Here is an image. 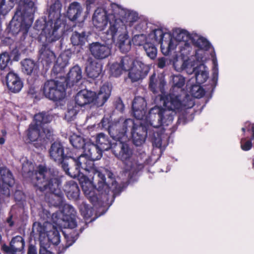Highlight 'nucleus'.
I'll list each match as a JSON object with an SVG mask.
<instances>
[{
  "label": "nucleus",
  "instance_id": "29",
  "mask_svg": "<svg viewBox=\"0 0 254 254\" xmlns=\"http://www.w3.org/2000/svg\"><path fill=\"white\" fill-rule=\"evenodd\" d=\"M90 139H84L83 137L76 134H73L70 137V142L72 145L77 149H85L87 141Z\"/></svg>",
  "mask_w": 254,
  "mask_h": 254
},
{
  "label": "nucleus",
  "instance_id": "37",
  "mask_svg": "<svg viewBox=\"0 0 254 254\" xmlns=\"http://www.w3.org/2000/svg\"><path fill=\"white\" fill-rule=\"evenodd\" d=\"M21 64L23 72L27 74H30L36 68L35 64L31 60H24L22 62Z\"/></svg>",
  "mask_w": 254,
  "mask_h": 254
},
{
  "label": "nucleus",
  "instance_id": "3",
  "mask_svg": "<svg viewBox=\"0 0 254 254\" xmlns=\"http://www.w3.org/2000/svg\"><path fill=\"white\" fill-rule=\"evenodd\" d=\"M64 169L66 173L72 177H77L83 191L87 197H89L91 201H95L97 200V197L95 195V190L97 188L99 190H106L108 188V185L105 182V177L102 174L103 176V183L102 185L100 183L101 179L97 177V174L94 175L92 173H89L82 170L81 168L76 166L77 172L73 175L71 174L69 169L67 166L64 164Z\"/></svg>",
  "mask_w": 254,
  "mask_h": 254
},
{
  "label": "nucleus",
  "instance_id": "59",
  "mask_svg": "<svg viewBox=\"0 0 254 254\" xmlns=\"http://www.w3.org/2000/svg\"><path fill=\"white\" fill-rule=\"evenodd\" d=\"M4 139L3 137L0 138V144H3L4 143Z\"/></svg>",
  "mask_w": 254,
  "mask_h": 254
},
{
  "label": "nucleus",
  "instance_id": "26",
  "mask_svg": "<svg viewBox=\"0 0 254 254\" xmlns=\"http://www.w3.org/2000/svg\"><path fill=\"white\" fill-rule=\"evenodd\" d=\"M102 70V65L95 61L89 62L86 67L87 75L92 78L99 76Z\"/></svg>",
  "mask_w": 254,
  "mask_h": 254
},
{
  "label": "nucleus",
  "instance_id": "11",
  "mask_svg": "<svg viewBox=\"0 0 254 254\" xmlns=\"http://www.w3.org/2000/svg\"><path fill=\"white\" fill-rule=\"evenodd\" d=\"M43 92L45 96L52 100H60L65 96V86L58 80H49L44 84Z\"/></svg>",
  "mask_w": 254,
  "mask_h": 254
},
{
  "label": "nucleus",
  "instance_id": "7",
  "mask_svg": "<svg viewBox=\"0 0 254 254\" xmlns=\"http://www.w3.org/2000/svg\"><path fill=\"white\" fill-rule=\"evenodd\" d=\"M146 126L149 125L154 127L161 126H168L173 122L172 116L169 111H164L163 108L155 106L151 108L147 116L139 119Z\"/></svg>",
  "mask_w": 254,
  "mask_h": 254
},
{
  "label": "nucleus",
  "instance_id": "38",
  "mask_svg": "<svg viewBox=\"0 0 254 254\" xmlns=\"http://www.w3.org/2000/svg\"><path fill=\"white\" fill-rule=\"evenodd\" d=\"M12 54L9 55L5 52L0 55V69H4L11 63V58Z\"/></svg>",
  "mask_w": 254,
  "mask_h": 254
},
{
  "label": "nucleus",
  "instance_id": "30",
  "mask_svg": "<svg viewBox=\"0 0 254 254\" xmlns=\"http://www.w3.org/2000/svg\"><path fill=\"white\" fill-rule=\"evenodd\" d=\"M71 42L74 46L83 45L87 41V38L84 32L79 33L77 32H74L71 35Z\"/></svg>",
  "mask_w": 254,
  "mask_h": 254
},
{
  "label": "nucleus",
  "instance_id": "6",
  "mask_svg": "<svg viewBox=\"0 0 254 254\" xmlns=\"http://www.w3.org/2000/svg\"><path fill=\"white\" fill-rule=\"evenodd\" d=\"M58 226L53 225L48 222L42 224L39 222L33 224V231L38 233L40 243L48 244L49 243L58 245L60 241Z\"/></svg>",
  "mask_w": 254,
  "mask_h": 254
},
{
  "label": "nucleus",
  "instance_id": "42",
  "mask_svg": "<svg viewBox=\"0 0 254 254\" xmlns=\"http://www.w3.org/2000/svg\"><path fill=\"white\" fill-rule=\"evenodd\" d=\"M190 92L192 96L196 98H200L204 94L203 89L199 85H193L191 87Z\"/></svg>",
  "mask_w": 254,
  "mask_h": 254
},
{
  "label": "nucleus",
  "instance_id": "23",
  "mask_svg": "<svg viewBox=\"0 0 254 254\" xmlns=\"http://www.w3.org/2000/svg\"><path fill=\"white\" fill-rule=\"evenodd\" d=\"M62 215L61 213L59 214L56 213H54L52 217L53 223L55 225H57L59 228L68 227L72 229L76 226V223L74 220L71 219L70 220L65 221L60 217Z\"/></svg>",
  "mask_w": 254,
  "mask_h": 254
},
{
  "label": "nucleus",
  "instance_id": "51",
  "mask_svg": "<svg viewBox=\"0 0 254 254\" xmlns=\"http://www.w3.org/2000/svg\"><path fill=\"white\" fill-rule=\"evenodd\" d=\"M21 1L29 8H32L34 3L31 0H21Z\"/></svg>",
  "mask_w": 254,
  "mask_h": 254
},
{
  "label": "nucleus",
  "instance_id": "55",
  "mask_svg": "<svg viewBox=\"0 0 254 254\" xmlns=\"http://www.w3.org/2000/svg\"><path fill=\"white\" fill-rule=\"evenodd\" d=\"M108 121V118H104L102 119V126H103V127H105V126H106L105 123L107 122Z\"/></svg>",
  "mask_w": 254,
  "mask_h": 254
},
{
  "label": "nucleus",
  "instance_id": "13",
  "mask_svg": "<svg viewBox=\"0 0 254 254\" xmlns=\"http://www.w3.org/2000/svg\"><path fill=\"white\" fill-rule=\"evenodd\" d=\"M163 100L164 101L163 105L166 108L163 110L170 111L173 119L177 112L180 111L184 107L189 108L192 106V105H185L181 101V97L175 94L167 95L164 97Z\"/></svg>",
  "mask_w": 254,
  "mask_h": 254
},
{
  "label": "nucleus",
  "instance_id": "33",
  "mask_svg": "<svg viewBox=\"0 0 254 254\" xmlns=\"http://www.w3.org/2000/svg\"><path fill=\"white\" fill-rule=\"evenodd\" d=\"M184 67L183 70H185L188 74H191L195 70L194 66L195 65L194 57L192 56L189 57L188 55H186V58L184 61Z\"/></svg>",
  "mask_w": 254,
  "mask_h": 254
},
{
  "label": "nucleus",
  "instance_id": "14",
  "mask_svg": "<svg viewBox=\"0 0 254 254\" xmlns=\"http://www.w3.org/2000/svg\"><path fill=\"white\" fill-rule=\"evenodd\" d=\"M114 13L107 14L106 12L103 9L98 8L94 12L93 17V22L94 25L99 30H103L106 27L108 22H109V26H110V17L111 15H115V11L113 10ZM110 27H109V28Z\"/></svg>",
  "mask_w": 254,
  "mask_h": 254
},
{
  "label": "nucleus",
  "instance_id": "1",
  "mask_svg": "<svg viewBox=\"0 0 254 254\" xmlns=\"http://www.w3.org/2000/svg\"><path fill=\"white\" fill-rule=\"evenodd\" d=\"M136 122L128 119L124 122H115L108 127L109 133L112 138L119 140L114 150V154L125 165L126 171H135L136 163L132 158V151L126 142L130 138L135 145L142 144L147 135V128L143 121Z\"/></svg>",
  "mask_w": 254,
  "mask_h": 254
},
{
  "label": "nucleus",
  "instance_id": "20",
  "mask_svg": "<svg viewBox=\"0 0 254 254\" xmlns=\"http://www.w3.org/2000/svg\"><path fill=\"white\" fill-rule=\"evenodd\" d=\"M49 153L51 158L58 163H61L65 156L63 146L58 142L51 145Z\"/></svg>",
  "mask_w": 254,
  "mask_h": 254
},
{
  "label": "nucleus",
  "instance_id": "5",
  "mask_svg": "<svg viewBox=\"0 0 254 254\" xmlns=\"http://www.w3.org/2000/svg\"><path fill=\"white\" fill-rule=\"evenodd\" d=\"M102 152L90 140L87 141L83 151V154L81 155L75 160L76 166L89 173L97 174V177L101 179L100 183L103 185V176L102 174L94 166L93 161L101 158Z\"/></svg>",
  "mask_w": 254,
  "mask_h": 254
},
{
  "label": "nucleus",
  "instance_id": "39",
  "mask_svg": "<svg viewBox=\"0 0 254 254\" xmlns=\"http://www.w3.org/2000/svg\"><path fill=\"white\" fill-rule=\"evenodd\" d=\"M144 49L148 57L154 59L157 56V49L155 46L151 43H145L144 45Z\"/></svg>",
  "mask_w": 254,
  "mask_h": 254
},
{
  "label": "nucleus",
  "instance_id": "44",
  "mask_svg": "<svg viewBox=\"0 0 254 254\" xmlns=\"http://www.w3.org/2000/svg\"><path fill=\"white\" fill-rule=\"evenodd\" d=\"M77 111L73 107H68L67 112L65 115V118L68 121H72L75 117Z\"/></svg>",
  "mask_w": 254,
  "mask_h": 254
},
{
  "label": "nucleus",
  "instance_id": "24",
  "mask_svg": "<svg viewBox=\"0 0 254 254\" xmlns=\"http://www.w3.org/2000/svg\"><path fill=\"white\" fill-rule=\"evenodd\" d=\"M64 190L69 199H76L79 196V188L74 181L67 182L64 187Z\"/></svg>",
  "mask_w": 254,
  "mask_h": 254
},
{
  "label": "nucleus",
  "instance_id": "9",
  "mask_svg": "<svg viewBox=\"0 0 254 254\" xmlns=\"http://www.w3.org/2000/svg\"><path fill=\"white\" fill-rule=\"evenodd\" d=\"M40 128L37 126L31 124L28 130L27 136L34 146L40 149L44 148L47 140H50L53 135V130L50 128H44L41 131Z\"/></svg>",
  "mask_w": 254,
  "mask_h": 254
},
{
  "label": "nucleus",
  "instance_id": "62",
  "mask_svg": "<svg viewBox=\"0 0 254 254\" xmlns=\"http://www.w3.org/2000/svg\"><path fill=\"white\" fill-rule=\"evenodd\" d=\"M57 28L56 27H55V28L53 29V32H52V34L54 35L56 34V31H57Z\"/></svg>",
  "mask_w": 254,
  "mask_h": 254
},
{
  "label": "nucleus",
  "instance_id": "17",
  "mask_svg": "<svg viewBox=\"0 0 254 254\" xmlns=\"http://www.w3.org/2000/svg\"><path fill=\"white\" fill-rule=\"evenodd\" d=\"M95 92L91 91L83 90L79 91L75 97L76 105L83 106L85 105L94 102Z\"/></svg>",
  "mask_w": 254,
  "mask_h": 254
},
{
  "label": "nucleus",
  "instance_id": "21",
  "mask_svg": "<svg viewBox=\"0 0 254 254\" xmlns=\"http://www.w3.org/2000/svg\"><path fill=\"white\" fill-rule=\"evenodd\" d=\"M111 88L109 84L103 85L96 94L95 93L94 102L99 106L104 104L111 95Z\"/></svg>",
  "mask_w": 254,
  "mask_h": 254
},
{
  "label": "nucleus",
  "instance_id": "22",
  "mask_svg": "<svg viewBox=\"0 0 254 254\" xmlns=\"http://www.w3.org/2000/svg\"><path fill=\"white\" fill-rule=\"evenodd\" d=\"M82 70L78 65L72 67L68 72L66 80L67 86H72L82 78Z\"/></svg>",
  "mask_w": 254,
  "mask_h": 254
},
{
  "label": "nucleus",
  "instance_id": "4",
  "mask_svg": "<svg viewBox=\"0 0 254 254\" xmlns=\"http://www.w3.org/2000/svg\"><path fill=\"white\" fill-rule=\"evenodd\" d=\"M154 34L156 40L161 43V51L165 55H168L178 45L181 49L190 52V47L187 43L190 35L186 30L177 31L174 37L170 33H164L161 29L155 30Z\"/></svg>",
  "mask_w": 254,
  "mask_h": 254
},
{
  "label": "nucleus",
  "instance_id": "61",
  "mask_svg": "<svg viewBox=\"0 0 254 254\" xmlns=\"http://www.w3.org/2000/svg\"><path fill=\"white\" fill-rule=\"evenodd\" d=\"M253 138H254V124L252 125Z\"/></svg>",
  "mask_w": 254,
  "mask_h": 254
},
{
  "label": "nucleus",
  "instance_id": "28",
  "mask_svg": "<svg viewBox=\"0 0 254 254\" xmlns=\"http://www.w3.org/2000/svg\"><path fill=\"white\" fill-rule=\"evenodd\" d=\"M82 8L78 2L71 3L67 10V16L71 20H75L82 12Z\"/></svg>",
  "mask_w": 254,
  "mask_h": 254
},
{
  "label": "nucleus",
  "instance_id": "64",
  "mask_svg": "<svg viewBox=\"0 0 254 254\" xmlns=\"http://www.w3.org/2000/svg\"><path fill=\"white\" fill-rule=\"evenodd\" d=\"M112 175H113V174H112L111 173L109 172V173H108V176H109V177L110 178H111V177H112Z\"/></svg>",
  "mask_w": 254,
  "mask_h": 254
},
{
  "label": "nucleus",
  "instance_id": "56",
  "mask_svg": "<svg viewBox=\"0 0 254 254\" xmlns=\"http://www.w3.org/2000/svg\"><path fill=\"white\" fill-rule=\"evenodd\" d=\"M213 63H214V66H215L214 67V72H217L218 68L217 67V65H216L215 60H213Z\"/></svg>",
  "mask_w": 254,
  "mask_h": 254
},
{
  "label": "nucleus",
  "instance_id": "16",
  "mask_svg": "<svg viewBox=\"0 0 254 254\" xmlns=\"http://www.w3.org/2000/svg\"><path fill=\"white\" fill-rule=\"evenodd\" d=\"M193 41L194 44L200 48V50H197L196 52L197 61L200 63H204L206 59L202 56L205 55L202 50H207L210 47V44L206 39L199 36L194 37Z\"/></svg>",
  "mask_w": 254,
  "mask_h": 254
},
{
  "label": "nucleus",
  "instance_id": "47",
  "mask_svg": "<svg viewBox=\"0 0 254 254\" xmlns=\"http://www.w3.org/2000/svg\"><path fill=\"white\" fill-rule=\"evenodd\" d=\"M17 239V246H19V248H17V251H22L24 248V242L23 239L20 236H17L16 238Z\"/></svg>",
  "mask_w": 254,
  "mask_h": 254
},
{
  "label": "nucleus",
  "instance_id": "18",
  "mask_svg": "<svg viewBox=\"0 0 254 254\" xmlns=\"http://www.w3.org/2000/svg\"><path fill=\"white\" fill-rule=\"evenodd\" d=\"M95 142L96 144H95L102 151L107 150L110 148H112L113 152H114V150L115 148L116 147L117 143H119V140L117 139H115L118 141L116 143H112L111 141L109 140L108 137L104 134V133H101L98 134L95 137Z\"/></svg>",
  "mask_w": 254,
  "mask_h": 254
},
{
  "label": "nucleus",
  "instance_id": "63",
  "mask_svg": "<svg viewBox=\"0 0 254 254\" xmlns=\"http://www.w3.org/2000/svg\"><path fill=\"white\" fill-rule=\"evenodd\" d=\"M59 38V36H55V38H52L51 41L56 40V39H58Z\"/></svg>",
  "mask_w": 254,
  "mask_h": 254
},
{
  "label": "nucleus",
  "instance_id": "53",
  "mask_svg": "<svg viewBox=\"0 0 254 254\" xmlns=\"http://www.w3.org/2000/svg\"><path fill=\"white\" fill-rule=\"evenodd\" d=\"M23 84L21 80L17 76V88H19L20 89L22 87ZM18 90L17 89V92Z\"/></svg>",
  "mask_w": 254,
  "mask_h": 254
},
{
  "label": "nucleus",
  "instance_id": "35",
  "mask_svg": "<svg viewBox=\"0 0 254 254\" xmlns=\"http://www.w3.org/2000/svg\"><path fill=\"white\" fill-rule=\"evenodd\" d=\"M6 85L11 92H16V74L13 71H10L6 76Z\"/></svg>",
  "mask_w": 254,
  "mask_h": 254
},
{
  "label": "nucleus",
  "instance_id": "32",
  "mask_svg": "<svg viewBox=\"0 0 254 254\" xmlns=\"http://www.w3.org/2000/svg\"><path fill=\"white\" fill-rule=\"evenodd\" d=\"M165 84V82L164 81V78L161 77L159 79V82H158L156 78L155 74H153L150 77V84L149 86L151 89L153 91L155 92V90L157 88H159L160 90H162L164 85Z\"/></svg>",
  "mask_w": 254,
  "mask_h": 254
},
{
  "label": "nucleus",
  "instance_id": "36",
  "mask_svg": "<svg viewBox=\"0 0 254 254\" xmlns=\"http://www.w3.org/2000/svg\"><path fill=\"white\" fill-rule=\"evenodd\" d=\"M170 82L174 88H180L184 85L185 79L180 74L173 75L171 76Z\"/></svg>",
  "mask_w": 254,
  "mask_h": 254
},
{
  "label": "nucleus",
  "instance_id": "54",
  "mask_svg": "<svg viewBox=\"0 0 254 254\" xmlns=\"http://www.w3.org/2000/svg\"><path fill=\"white\" fill-rule=\"evenodd\" d=\"M12 217L10 216L9 218L7 219V222L8 223L9 225L10 226H11L13 225V222L11 221Z\"/></svg>",
  "mask_w": 254,
  "mask_h": 254
},
{
  "label": "nucleus",
  "instance_id": "50",
  "mask_svg": "<svg viewBox=\"0 0 254 254\" xmlns=\"http://www.w3.org/2000/svg\"><path fill=\"white\" fill-rule=\"evenodd\" d=\"M153 144L156 147H161L162 144L161 138L160 137H158L157 138H154L153 142Z\"/></svg>",
  "mask_w": 254,
  "mask_h": 254
},
{
  "label": "nucleus",
  "instance_id": "48",
  "mask_svg": "<svg viewBox=\"0 0 254 254\" xmlns=\"http://www.w3.org/2000/svg\"><path fill=\"white\" fill-rule=\"evenodd\" d=\"M47 244H43L41 243V247L39 250V254H53L49 250H47L45 246Z\"/></svg>",
  "mask_w": 254,
  "mask_h": 254
},
{
  "label": "nucleus",
  "instance_id": "2",
  "mask_svg": "<svg viewBox=\"0 0 254 254\" xmlns=\"http://www.w3.org/2000/svg\"><path fill=\"white\" fill-rule=\"evenodd\" d=\"M27 173L29 176L33 174L30 171ZM32 182L41 191L49 189L53 193L52 197H56L58 200L55 204H62L63 194L59 188L61 182L57 175L52 174L50 170H47L44 166L40 165L35 173L32 174Z\"/></svg>",
  "mask_w": 254,
  "mask_h": 254
},
{
  "label": "nucleus",
  "instance_id": "27",
  "mask_svg": "<svg viewBox=\"0 0 254 254\" xmlns=\"http://www.w3.org/2000/svg\"><path fill=\"white\" fill-rule=\"evenodd\" d=\"M189 54L190 52L181 49V58L178 56H175L171 60V62H172L173 66L176 71L180 72L183 70V67L185 66V64H184L185 58H186V55Z\"/></svg>",
  "mask_w": 254,
  "mask_h": 254
},
{
  "label": "nucleus",
  "instance_id": "31",
  "mask_svg": "<svg viewBox=\"0 0 254 254\" xmlns=\"http://www.w3.org/2000/svg\"><path fill=\"white\" fill-rule=\"evenodd\" d=\"M0 174L3 183L7 184L9 187L14 185V180L12 177L11 172L8 169L6 168L0 169Z\"/></svg>",
  "mask_w": 254,
  "mask_h": 254
},
{
  "label": "nucleus",
  "instance_id": "57",
  "mask_svg": "<svg viewBox=\"0 0 254 254\" xmlns=\"http://www.w3.org/2000/svg\"><path fill=\"white\" fill-rule=\"evenodd\" d=\"M14 21L13 20V19H12V20L10 21V23H9V27H10V28H11V27L12 26H14Z\"/></svg>",
  "mask_w": 254,
  "mask_h": 254
},
{
  "label": "nucleus",
  "instance_id": "41",
  "mask_svg": "<svg viewBox=\"0 0 254 254\" xmlns=\"http://www.w3.org/2000/svg\"><path fill=\"white\" fill-rule=\"evenodd\" d=\"M15 238H13L11 240L9 246L5 244H3L1 246V249L5 254H15L16 248L15 247Z\"/></svg>",
  "mask_w": 254,
  "mask_h": 254
},
{
  "label": "nucleus",
  "instance_id": "12",
  "mask_svg": "<svg viewBox=\"0 0 254 254\" xmlns=\"http://www.w3.org/2000/svg\"><path fill=\"white\" fill-rule=\"evenodd\" d=\"M113 10L115 11V15H111L110 19L112 21L115 22V20L120 21L119 26L122 27L125 26L126 23H129L130 25L132 22L135 21L138 19V16L136 13L131 11L129 10L124 9L116 4L112 6Z\"/></svg>",
  "mask_w": 254,
  "mask_h": 254
},
{
  "label": "nucleus",
  "instance_id": "52",
  "mask_svg": "<svg viewBox=\"0 0 254 254\" xmlns=\"http://www.w3.org/2000/svg\"><path fill=\"white\" fill-rule=\"evenodd\" d=\"M28 254H37L36 248L33 246H30L29 248Z\"/></svg>",
  "mask_w": 254,
  "mask_h": 254
},
{
  "label": "nucleus",
  "instance_id": "60",
  "mask_svg": "<svg viewBox=\"0 0 254 254\" xmlns=\"http://www.w3.org/2000/svg\"><path fill=\"white\" fill-rule=\"evenodd\" d=\"M23 171L24 172H26L27 171H28L27 169V167H26V165H24L23 166Z\"/></svg>",
  "mask_w": 254,
  "mask_h": 254
},
{
  "label": "nucleus",
  "instance_id": "43",
  "mask_svg": "<svg viewBox=\"0 0 254 254\" xmlns=\"http://www.w3.org/2000/svg\"><path fill=\"white\" fill-rule=\"evenodd\" d=\"M80 210L81 214L86 219L93 215L92 208L86 204L83 203L80 206Z\"/></svg>",
  "mask_w": 254,
  "mask_h": 254
},
{
  "label": "nucleus",
  "instance_id": "34",
  "mask_svg": "<svg viewBox=\"0 0 254 254\" xmlns=\"http://www.w3.org/2000/svg\"><path fill=\"white\" fill-rule=\"evenodd\" d=\"M52 118L48 115H46L43 113H39L34 116V123L33 125L37 126V127L42 128V125L47 124L50 122Z\"/></svg>",
  "mask_w": 254,
  "mask_h": 254
},
{
  "label": "nucleus",
  "instance_id": "46",
  "mask_svg": "<svg viewBox=\"0 0 254 254\" xmlns=\"http://www.w3.org/2000/svg\"><path fill=\"white\" fill-rule=\"evenodd\" d=\"M252 147V143L251 140L246 141L245 139H242L241 141V147L244 151H248Z\"/></svg>",
  "mask_w": 254,
  "mask_h": 254
},
{
  "label": "nucleus",
  "instance_id": "49",
  "mask_svg": "<svg viewBox=\"0 0 254 254\" xmlns=\"http://www.w3.org/2000/svg\"><path fill=\"white\" fill-rule=\"evenodd\" d=\"M166 59L165 58H159L158 60V66L160 68H164L166 65Z\"/></svg>",
  "mask_w": 254,
  "mask_h": 254
},
{
  "label": "nucleus",
  "instance_id": "15",
  "mask_svg": "<svg viewBox=\"0 0 254 254\" xmlns=\"http://www.w3.org/2000/svg\"><path fill=\"white\" fill-rule=\"evenodd\" d=\"M89 49L92 55L97 59L106 58L111 54L110 49L107 45L99 42L91 44Z\"/></svg>",
  "mask_w": 254,
  "mask_h": 254
},
{
  "label": "nucleus",
  "instance_id": "45",
  "mask_svg": "<svg viewBox=\"0 0 254 254\" xmlns=\"http://www.w3.org/2000/svg\"><path fill=\"white\" fill-rule=\"evenodd\" d=\"M146 37L144 35H135L132 38L133 44L136 46H141L145 44Z\"/></svg>",
  "mask_w": 254,
  "mask_h": 254
},
{
  "label": "nucleus",
  "instance_id": "19",
  "mask_svg": "<svg viewBox=\"0 0 254 254\" xmlns=\"http://www.w3.org/2000/svg\"><path fill=\"white\" fill-rule=\"evenodd\" d=\"M146 103L144 98L137 97H136L132 103V110L134 116L137 119H143L145 113Z\"/></svg>",
  "mask_w": 254,
  "mask_h": 254
},
{
  "label": "nucleus",
  "instance_id": "40",
  "mask_svg": "<svg viewBox=\"0 0 254 254\" xmlns=\"http://www.w3.org/2000/svg\"><path fill=\"white\" fill-rule=\"evenodd\" d=\"M123 70V68L121 64L115 63L110 65V73L113 76L118 77L120 76Z\"/></svg>",
  "mask_w": 254,
  "mask_h": 254
},
{
  "label": "nucleus",
  "instance_id": "8",
  "mask_svg": "<svg viewBox=\"0 0 254 254\" xmlns=\"http://www.w3.org/2000/svg\"><path fill=\"white\" fill-rule=\"evenodd\" d=\"M124 70L128 71V76L132 81H137L145 76L149 70V66L139 60L134 61L128 57H124L121 63Z\"/></svg>",
  "mask_w": 254,
  "mask_h": 254
},
{
  "label": "nucleus",
  "instance_id": "25",
  "mask_svg": "<svg viewBox=\"0 0 254 254\" xmlns=\"http://www.w3.org/2000/svg\"><path fill=\"white\" fill-rule=\"evenodd\" d=\"M193 72L195 73L196 81L198 84L205 82L208 78V69L202 64L195 67Z\"/></svg>",
  "mask_w": 254,
  "mask_h": 254
},
{
  "label": "nucleus",
  "instance_id": "10",
  "mask_svg": "<svg viewBox=\"0 0 254 254\" xmlns=\"http://www.w3.org/2000/svg\"><path fill=\"white\" fill-rule=\"evenodd\" d=\"M119 23L120 21H117V20H115V22L111 21L110 26L107 31V33L111 35L112 38H114L116 35L120 33L117 41V45L123 53H126L130 49V40L128 39L125 27H120Z\"/></svg>",
  "mask_w": 254,
  "mask_h": 254
},
{
  "label": "nucleus",
  "instance_id": "58",
  "mask_svg": "<svg viewBox=\"0 0 254 254\" xmlns=\"http://www.w3.org/2000/svg\"><path fill=\"white\" fill-rule=\"evenodd\" d=\"M92 2H93V1L91 0H87L86 1V5H87V8H88L89 5L90 4H91Z\"/></svg>",
  "mask_w": 254,
  "mask_h": 254
}]
</instances>
